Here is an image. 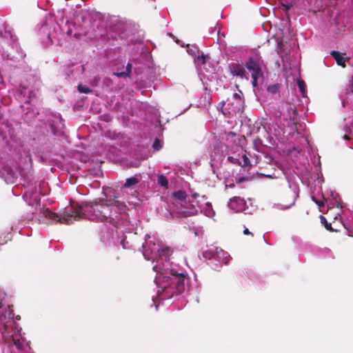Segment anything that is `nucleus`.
Segmentation results:
<instances>
[{"label": "nucleus", "instance_id": "7ed1b4c3", "mask_svg": "<svg viewBox=\"0 0 353 353\" xmlns=\"http://www.w3.org/2000/svg\"><path fill=\"white\" fill-rule=\"evenodd\" d=\"M247 69L251 72L252 78V85L254 87L257 85V81L259 77H263V72L259 65L257 58L250 57L246 62Z\"/></svg>", "mask_w": 353, "mask_h": 353}, {"label": "nucleus", "instance_id": "0eeeda50", "mask_svg": "<svg viewBox=\"0 0 353 353\" xmlns=\"http://www.w3.org/2000/svg\"><path fill=\"white\" fill-rule=\"evenodd\" d=\"M231 73L233 76L240 77L241 79L246 78L245 70L240 64H234L230 67Z\"/></svg>", "mask_w": 353, "mask_h": 353}, {"label": "nucleus", "instance_id": "7c9ffc66", "mask_svg": "<svg viewBox=\"0 0 353 353\" xmlns=\"http://www.w3.org/2000/svg\"><path fill=\"white\" fill-rule=\"evenodd\" d=\"M294 203V196H292V200L291 201V203L287 205V208H289L290 205H293Z\"/></svg>", "mask_w": 353, "mask_h": 353}, {"label": "nucleus", "instance_id": "2eb2a0df", "mask_svg": "<svg viewBox=\"0 0 353 353\" xmlns=\"http://www.w3.org/2000/svg\"><path fill=\"white\" fill-rule=\"evenodd\" d=\"M209 59L210 57L208 55H205L203 53H201V55H198L196 57L198 63L201 65H204Z\"/></svg>", "mask_w": 353, "mask_h": 353}, {"label": "nucleus", "instance_id": "dca6fc26", "mask_svg": "<svg viewBox=\"0 0 353 353\" xmlns=\"http://www.w3.org/2000/svg\"><path fill=\"white\" fill-rule=\"evenodd\" d=\"M319 218L321 219V223L324 225L326 230L329 231H333L331 223H328L326 219L323 215H320Z\"/></svg>", "mask_w": 353, "mask_h": 353}, {"label": "nucleus", "instance_id": "f03ea898", "mask_svg": "<svg viewBox=\"0 0 353 353\" xmlns=\"http://www.w3.org/2000/svg\"><path fill=\"white\" fill-rule=\"evenodd\" d=\"M160 261L161 259L157 261V264L153 267L154 270L161 275H165V277L168 278V281L170 282L169 288L174 287L178 293L183 292L185 279L184 274L176 273L173 270L161 267Z\"/></svg>", "mask_w": 353, "mask_h": 353}, {"label": "nucleus", "instance_id": "6ab92c4d", "mask_svg": "<svg viewBox=\"0 0 353 353\" xmlns=\"http://www.w3.org/2000/svg\"><path fill=\"white\" fill-rule=\"evenodd\" d=\"M297 85L299 88L300 92L302 93V94H304L305 86L304 81H303L301 79H299L297 81Z\"/></svg>", "mask_w": 353, "mask_h": 353}, {"label": "nucleus", "instance_id": "c9c22d12", "mask_svg": "<svg viewBox=\"0 0 353 353\" xmlns=\"http://www.w3.org/2000/svg\"><path fill=\"white\" fill-rule=\"evenodd\" d=\"M221 105H222V106H223L225 105V101L221 102Z\"/></svg>", "mask_w": 353, "mask_h": 353}, {"label": "nucleus", "instance_id": "c85d7f7f", "mask_svg": "<svg viewBox=\"0 0 353 353\" xmlns=\"http://www.w3.org/2000/svg\"><path fill=\"white\" fill-rule=\"evenodd\" d=\"M239 199V197L234 196L231 199H230V201L232 202H236L237 200Z\"/></svg>", "mask_w": 353, "mask_h": 353}, {"label": "nucleus", "instance_id": "f704fd0d", "mask_svg": "<svg viewBox=\"0 0 353 353\" xmlns=\"http://www.w3.org/2000/svg\"><path fill=\"white\" fill-rule=\"evenodd\" d=\"M229 186H230V188H233V187H234V183L230 184Z\"/></svg>", "mask_w": 353, "mask_h": 353}, {"label": "nucleus", "instance_id": "a878e982", "mask_svg": "<svg viewBox=\"0 0 353 353\" xmlns=\"http://www.w3.org/2000/svg\"><path fill=\"white\" fill-rule=\"evenodd\" d=\"M349 87H350V91L353 92V77H352V79L350 81Z\"/></svg>", "mask_w": 353, "mask_h": 353}, {"label": "nucleus", "instance_id": "bb28decb", "mask_svg": "<svg viewBox=\"0 0 353 353\" xmlns=\"http://www.w3.org/2000/svg\"><path fill=\"white\" fill-rule=\"evenodd\" d=\"M233 97L236 99L241 100V94H239V93H234Z\"/></svg>", "mask_w": 353, "mask_h": 353}, {"label": "nucleus", "instance_id": "20e7f679", "mask_svg": "<svg viewBox=\"0 0 353 353\" xmlns=\"http://www.w3.org/2000/svg\"><path fill=\"white\" fill-rule=\"evenodd\" d=\"M282 109H285L288 111V119L293 122L296 123V117L298 114L296 109L290 103L283 102L282 103Z\"/></svg>", "mask_w": 353, "mask_h": 353}, {"label": "nucleus", "instance_id": "ddd939ff", "mask_svg": "<svg viewBox=\"0 0 353 353\" xmlns=\"http://www.w3.org/2000/svg\"><path fill=\"white\" fill-rule=\"evenodd\" d=\"M294 5V2L291 1L290 3H285L282 2L281 1H279V6L283 8V11L285 13H288V12L290 10L291 8H292Z\"/></svg>", "mask_w": 353, "mask_h": 353}, {"label": "nucleus", "instance_id": "f3484780", "mask_svg": "<svg viewBox=\"0 0 353 353\" xmlns=\"http://www.w3.org/2000/svg\"><path fill=\"white\" fill-rule=\"evenodd\" d=\"M312 200L319 207V208H323L325 206V199H317L314 196H312ZM320 211L323 210L320 209Z\"/></svg>", "mask_w": 353, "mask_h": 353}, {"label": "nucleus", "instance_id": "1a4fd4ad", "mask_svg": "<svg viewBox=\"0 0 353 353\" xmlns=\"http://www.w3.org/2000/svg\"><path fill=\"white\" fill-rule=\"evenodd\" d=\"M140 179L137 176H133L130 177L126 179L125 183L123 184V188H130L133 185H137L138 183H139Z\"/></svg>", "mask_w": 353, "mask_h": 353}, {"label": "nucleus", "instance_id": "c756f323", "mask_svg": "<svg viewBox=\"0 0 353 353\" xmlns=\"http://www.w3.org/2000/svg\"><path fill=\"white\" fill-rule=\"evenodd\" d=\"M131 68H132V65L130 64V63H128L127 66H126V72H128V70H130L131 72Z\"/></svg>", "mask_w": 353, "mask_h": 353}, {"label": "nucleus", "instance_id": "473e14b6", "mask_svg": "<svg viewBox=\"0 0 353 353\" xmlns=\"http://www.w3.org/2000/svg\"><path fill=\"white\" fill-rule=\"evenodd\" d=\"M198 196H199V194H197V193H194V194L192 195V196H193L194 198H196Z\"/></svg>", "mask_w": 353, "mask_h": 353}, {"label": "nucleus", "instance_id": "f8f14e48", "mask_svg": "<svg viewBox=\"0 0 353 353\" xmlns=\"http://www.w3.org/2000/svg\"><path fill=\"white\" fill-rule=\"evenodd\" d=\"M173 196L178 200L181 201H184L187 197V194H186L185 192L183 190H179V191L174 192L173 193Z\"/></svg>", "mask_w": 353, "mask_h": 353}, {"label": "nucleus", "instance_id": "4be33fe9", "mask_svg": "<svg viewBox=\"0 0 353 353\" xmlns=\"http://www.w3.org/2000/svg\"><path fill=\"white\" fill-rule=\"evenodd\" d=\"M130 74V71L128 70V72H114L113 74L117 76V77H128Z\"/></svg>", "mask_w": 353, "mask_h": 353}, {"label": "nucleus", "instance_id": "39448f33", "mask_svg": "<svg viewBox=\"0 0 353 353\" xmlns=\"http://www.w3.org/2000/svg\"><path fill=\"white\" fill-rule=\"evenodd\" d=\"M225 252L221 248H215L214 250H210L203 253V256L207 260H210L214 258H221L220 254L225 255Z\"/></svg>", "mask_w": 353, "mask_h": 353}, {"label": "nucleus", "instance_id": "cd10ccee", "mask_svg": "<svg viewBox=\"0 0 353 353\" xmlns=\"http://www.w3.org/2000/svg\"><path fill=\"white\" fill-rule=\"evenodd\" d=\"M170 251L171 250L169 248H166L164 250H163V252L165 253V255L169 254Z\"/></svg>", "mask_w": 353, "mask_h": 353}, {"label": "nucleus", "instance_id": "9b49d317", "mask_svg": "<svg viewBox=\"0 0 353 353\" xmlns=\"http://www.w3.org/2000/svg\"><path fill=\"white\" fill-rule=\"evenodd\" d=\"M242 159H243L242 161H239V160H237L239 164L241 167H243V168H250L251 167L250 161L245 154H244L243 155Z\"/></svg>", "mask_w": 353, "mask_h": 353}, {"label": "nucleus", "instance_id": "2f4dec72", "mask_svg": "<svg viewBox=\"0 0 353 353\" xmlns=\"http://www.w3.org/2000/svg\"><path fill=\"white\" fill-rule=\"evenodd\" d=\"M261 176H263L268 178H272V176L270 174H260Z\"/></svg>", "mask_w": 353, "mask_h": 353}, {"label": "nucleus", "instance_id": "393cba45", "mask_svg": "<svg viewBox=\"0 0 353 353\" xmlns=\"http://www.w3.org/2000/svg\"><path fill=\"white\" fill-rule=\"evenodd\" d=\"M243 232L245 235H251L252 236H253L252 232H250V230L246 228L243 230Z\"/></svg>", "mask_w": 353, "mask_h": 353}, {"label": "nucleus", "instance_id": "6e6552de", "mask_svg": "<svg viewBox=\"0 0 353 353\" xmlns=\"http://www.w3.org/2000/svg\"><path fill=\"white\" fill-rule=\"evenodd\" d=\"M330 54L335 59L336 63L339 65L342 66L343 68L345 67V58L341 54V53L336 50H332L330 52Z\"/></svg>", "mask_w": 353, "mask_h": 353}, {"label": "nucleus", "instance_id": "72a5a7b5", "mask_svg": "<svg viewBox=\"0 0 353 353\" xmlns=\"http://www.w3.org/2000/svg\"><path fill=\"white\" fill-rule=\"evenodd\" d=\"M344 139H349V137H348L347 135H345V136H344Z\"/></svg>", "mask_w": 353, "mask_h": 353}, {"label": "nucleus", "instance_id": "e433bc0d", "mask_svg": "<svg viewBox=\"0 0 353 353\" xmlns=\"http://www.w3.org/2000/svg\"><path fill=\"white\" fill-rule=\"evenodd\" d=\"M226 261H225V263H227L228 262V259H227V257H225Z\"/></svg>", "mask_w": 353, "mask_h": 353}, {"label": "nucleus", "instance_id": "f257e3e1", "mask_svg": "<svg viewBox=\"0 0 353 353\" xmlns=\"http://www.w3.org/2000/svg\"><path fill=\"white\" fill-rule=\"evenodd\" d=\"M128 210V206L118 197L99 199L93 202L83 203L80 205L72 206L61 215L51 212L48 209L43 210V216L55 223L69 225L72 221H79L85 216L91 220H98L114 228H119Z\"/></svg>", "mask_w": 353, "mask_h": 353}, {"label": "nucleus", "instance_id": "9d476101", "mask_svg": "<svg viewBox=\"0 0 353 353\" xmlns=\"http://www.w3.org/2000/svg\"><path fill=\"white\" fill-rule=\"evenodd\" d=\"M11 230L12 228H8L6 230V234H4L0 231V245L6 243L8 241L10 240V234Z\"/></svg>", "mask_w": 353, "mask_h": 353}, {"label": "nucleus", "instance_id": "a211bd4d", "mask_svg": "<svg viewBox=\"0 0 353 353\" xmlns=\"http://www.w3.org/2000/svg\"><path fill=\"white\" fill-rule=\"evenodd\" d=\"M279 89V84H273L270 85L268 87V92L271 94H276L278 92Z\"/></svg>", "mask_w": 353, "mask_h": 353}, {"label": "nucleus", "instance_id": "4468645a", "mask_svg": "<svg viewBox=\"0 0 353 353\" xmlns=\"http://www.w3.org/2000/svg\"><path fill=\"white\" fill-rule=\"evenodd\" d=\"M157 182L158 183L162 186V187H165V188H167L168 185V180L167 179V178L163 176V174L160 175L159 177H158V180H157Z\"/></svg>", "mask_w": 353, "mask_h": 353}, {"label": "nucleus", "instance_id": "aec40b11", "mask_svg": "<svg viewBox=\"0 0 353 353\" xmlns=\"http://www.w3.org/2000/svg\"><path fill=\"white\" fill-rule=\"evenodd\" d=\"M152 147L154 150H159L162 147L161 141L159 139H156L153 143Z\"/></svg>", "mask_w": 353, "mask_h": 353}, {"label": "nucleus", "instance_id": "423d86ee", "mask_svg": "<svg viewBox=\"0 0 353 353\" xmlns=\"http://www.w3.org/2000/svg\"><path fill=\"white\" fill-rule=\"evenodd\" d=\"M127 27L128 24L125 22L119 19H115L112 21L111 28L114 32L122 34L126 31Z\"/></svg>", "mask_w": 353, "mask_h": 353}, {"label": "nucleus", "instance_id": "5701e85b", "mask_svg": "<svg viewBox=\"0 0 353 353\" xmlns=\"http://www.w3.org/2000/svg\"><path fill=\"white\" fill-rule=\"evenodd\" d=\"M78 90L81 93H88L90 92L89 88L83 87L82 85H78Z\"/></svg>", "mask_w": 353, "mask_h": 353}, {"label": "nucleus", "instance_id": "b1692460", "mask_svg": "<svg viewBox=\"0 0 353 353\" xmlns=\"http://www.w3.org/2000/svg\"><path fill=\"white\" fill-rule=\"evenodd\" d=\"M285 52V50L283 48V44L282 42H279L278 43V46H277V52L278 54H281V53H283Z\"/></svg>", "mask_w": 353, "mask_h": 353}, {"label": "nucleus", "instance_id": "412c9836", "mask_svg": "<svg viewBox=\"0 0 353 353\" xmlns=\"http://www.w3.org/2000/svg\"><path fill=\"white\" fill-rule=\"evenodd\" d=\"M13 344L18 350H21L23 346L19 339H13Z\"/></svg>", "mask_w": 353, "mask_h": 353}]
</instances>
